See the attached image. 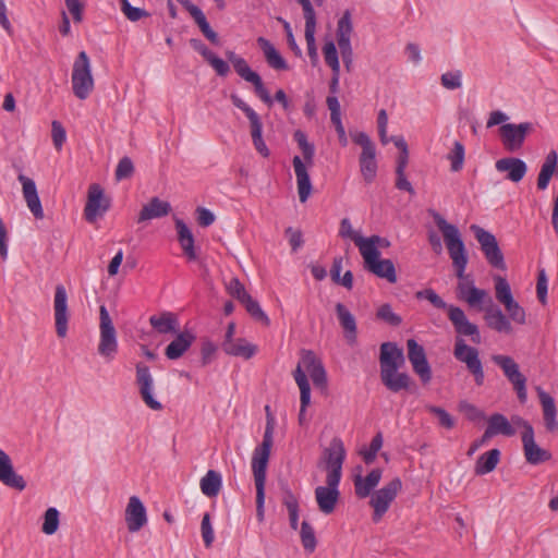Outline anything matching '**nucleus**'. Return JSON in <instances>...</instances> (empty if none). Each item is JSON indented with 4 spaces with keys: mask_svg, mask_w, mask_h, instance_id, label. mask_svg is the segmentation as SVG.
Returning <instances> with one entry per match:
<instances>
[{
    "mask_svg": "<svg viewBox=\"0 0 558 558\" xmlns=\"http://www.w3.org/2000/svg\"><path fill=\"white\" fill-rule=\"evenodd\" d=\"M0 483L3 485L23 490L26 487V482L22 475L16 473L10 456L0 448Z\"/></svg>",
    "mask_w": 558,
    "mask_h": 558,
    "instance_id": "nucleus-25",
    "label": "nucleus"
},
{
    "mask_svg": "<svg viewBox=\"0 0 558 558\" xmlns=\"http://www.w3.org/2000/svg\"><path fill=\"white\" fill-rule=\"evenodd\" d=\"M52 142L54 147L60 150L66 140V133L62 124L58 121H53L52 124Z\"/></svg>",
    "mask_w": 558,
    "mask_h": 558,
    "instance_id": "nucleus-61",
    "label": "nucleus"
},
{
    "mask_svg": "<svg viewBox=\"0 0 558 558\" xmlns=\"http://www.w3.org/2000/svg\"><path fill=\"white\" fill-rule=\"evenodd\" d=\"M350 135L352 141L362 148L359 156L360 172L363 180L369 184L375 181L378 171L376 146L365 132L354 131Z\"/></svg>",
    "mask_w": 558,
    "mask_h": 558,
    "instance_id": "nucleus-5",
    "label": "nucleus"
},
{
    "mask_svg": "<svg viewBox=\"0 0 558 558\" xmlns=\"http://www.w3.org/2000/svg\"><path fill=\"white\" fill-rule=\"evenodd\" d=\"M221 348L228 355L248 360L257 352V345L244 338H234L231 341H222Z\"/></svg>",
    "mask_w": 558,
    "mask_h": 558,
    "instance_id": "nucleus-32",
    "label": "nucleus"
},
{
    "mask_svg": "<svg viewBox=\"0 0 558 558\" xmlns=\"http://www.w3.org/2000/svg\"><path fill=\"white\" fill-rule=\"evenodd\" d=\"M149 323L156 331L163 335L177 332L179 326L177 317L169 312L150 316Z\"/></svg>",
    "mask_w": 558,
    "mask_h": 558,
    "instance_id": "nucleus-41",
    "label": "nucleus"
},
{
    "mask_svg": "<svg viewBox=\"0 0 558 558\" xmlns=\"http://www.w3.org/2000/svg\"><path fill=\"white\" fill-rule=\"evenodd\" d=\"M283 505L286 506L289 513V522L292 530H298L299 526V501L296 497L288 492L283 499Z\"/></svg>",
    "mask_w": 558,
    "mask_h": 558,
    "instance_id": "nucleus-49",
    "label": "nucleus"
},
{
    "mask_svg": "<svg viewBox=\"0 0 558 558\" xmlns=\"http://www.w3.org/2000/svg\"><path fill=\"white\" fill-rule=\"evenodd\" d=\"M512 422L513 424L524 428L522 434V444L526 461L533 465L548 461L551 458V454L535 442L532 425L518 415L512 416Z\"/></svg>",
    "mask_w": 558,
    "mask_h": 558,
    "instance_id": "nucleus-11",
    "label": "nucleus"
},
{
    "mask_svg": "<svg viewBox=\"0 0 558 558\" xmlns=\"http://www.w3.org/2000/svg\"><path fill=\"white\" fill-rule=\"evenodd\" d=\"M315 33L316 32H304V37L306 40L307 46V53L311 59V62L313 65H316L318 62V53H317V47H316V40H315Z\"/></svg>",
    "mask_w": 558,
    "mask_h": 558,
    "instance_id": "nucleus-63",
    "label": "nucleus"
},
{
    "mask_svg": "<svg viewBox=\"0 0 558 558\" xmlns=\"http://www.w3.org/2000/svg\"><path fill=\"white\" fill-rule=\"evenodd\" d=\"M415 296L417 299H425L430 302L435 307L447 310L450 305H448L433 289H425L422 291H417Z\"/></svg>",
    "mask_w": 558,
    "mask_h": 558,
    "instance_id": "nucleus-59",
    "label": "nucleus"
},
{
    "mask_svg": "<svg viewBox=\"0 0 558 558\" xmlns=\"http://www.w3.org/2000/svg\"><path fill=\"white\" fill-rule=\"evenodd\" d=\"M226 56H227L228 60L231 62V64L233 65L234 71L239 74V76H241L244 81L253 84L256 95L265 104L270 106L272 104V99H271L268 90L265 88L260 76L250 68L246 60L244 58L238 56L233 51H227Z\"/></svg>",
    "mask_w": 558,
    "mask_h": 558,
    "instance_id": "nucleus-12",
    "label": "nucleus"
},
{
    "mask_svg": "<svg viewBox=\"0 0 558 558\" xmlns=\"http://www.w3.org/2000/svg\"><path fill=\"white\" fill-rule=\"evenodd\" d=\"M464 155V146L460 142H454L451 151L447 156L451 171L458 172L463 168Z\"/></svg>",
    "mask_w": 558,
    "mask_h": 558,
    "instance_id": "nucleus-50",
    "label": "nucleus"
},
{
    "mask_svg": "<svg viewBox=\"0 0 558 558\" xmlns=\"http://www.w3.org/2000/svg\"><path fill=\"white\" fill-rule=\"evenodd\" d=\"M425 409L438 418L440 426L447 429H451L454 426V418L445 409L430 404L425 405Z\"/></svg>",
    "mask_w": 558,
    "mask_h": 558,
    "instance_id": "nucleus-53",
    "label": "nucleus"
},
{
    "mask_svg": "<svg viewBox=\"0 0 558 558\" xmlns=\"http://www.w3.org/2000/svg\"><path fill=\"white\" fill-rule=\"evenodd\" d=\"M495 282V295L499 303H501L508 315L510 322H514L520 325L526 323V314L524 308L514 300L511 287L506 278L501 276H494Z\"/></svg>",
    "mask_w": 558,
    "mask_h": 558,
    "instance_id": "nucleus-9",
    "label": "nucleus"
},
{
    "mask_svg": "<svg viewBox=\"0 0 558 558\" xmlns=\"http://www.w3.org/2000/svg\"><path fill=\"white\" fill-rule=\"evenodd\" d=\"M558 162V154L556 150H550L542 165L541 171L537 178V187L542 191L548 187L550 179L555 172Z\"/></svg>",
    "mask_w": 558,
    "mask_h": 558,
    "instance_id": "nucleus-40",
    "label": "nucleus"
},
{
    "mask_svg": "<svg viewBox=\"0 0 558 558\" xmlns=\"http://www.w3.org/2000/svg\"><path fill=\"white\" fill-rule=\"evenodd\" d=\"M178 240L189 260H196L197 253L194 246V236L189 227L180 219L175 221Z\"/></svg>",
    "mask_w": 558,
    "mask_h": 558,
    "instance_id": "nucleus-37",
    "label": "nucleus"
},
{
    "mask_svg": "<svg viewBox=\"0 0 558 558\" xmlns=\"http://www.w3.org/2000/svg\"><path fill=\"white\" fill-rule=\"evenodd\" d=\"M448 318L457 332V337H470L473 343H481L482 338L478 327L469 320L463 310L458 306L450 305L448 307Z\"/></svg>",
    "mask_w": 558,
    "mask_h": 558,
    "instance_id": "nucleus-18",
    "label": "nucleus"
},
{
    "mask_svg": "<svg viewBox=\"0 0 558 558\" xmlns=\"http://www.w3.org/2000/svg\"><path fill=\"white\" fill-rule=\"evenodd\" d=\"M345 459V449L341 439L335 438L325 451L327 476L341 480L342 464Z\"/></svg>",
    "mask_w": 558,
    "mask_h": 558,
    "instance_id": "nucleus-21",
    "label": "nucleus"
},
{
    "mask_svg": "<svg viewBox=\"0 0 558 558\" xmlns=\"http://www.w3.org/2000/svg\"><path fill=\"white\" fill-rule=\"evenodd\" d=\"M301 542L304 549L308 553H313L316 548V536L314 529L307 521H303L300 531Z\"/></svg>",
    "mask_w": 558,
    "mask_h": 558,
    "instance_id": "nucleus-51",
    "label": "nucleus"
},
{
    "mask_svg": "<svg viewBox=\"0 0 558 558\" xmlns=\"http://www.w3.org/2000/svg\"><path fill=\"white\" fill-rule=\"evenodd\" d=\"M201 532L205 546L208 548L213 545L215 539L214 527L210 520V514L208 512L204 513L202 523H201Z\"/></svg>",
    "mask_w": 558,
    "mask_h": 558,
    "instance_id": "nucleus-56",
    "label": "nucleus"
},
{
    "mask_svg": "<svg viewBox=\"0 0 558 558\" xmlns=\"http://www.w3.org/2000/svg\"><path fill=\"white\" fill-rule=\"evenodd\" d=\"M19 182L22 184L23 197L26 202L27 208L36 219L44 218V209L40 198L38 196L35 181L24 174L17 177Z\"/></svg>",
    "mask_w": 558,
    "mask_h": 558,
    "instance_id": "nucleus-27",
    "label": "nucleus"
},
{
    "mask_svg": "<svg viewBox=\"0 0 558 558\" xmlns=\"http://www.w3.org/2000/svg\"><path fill=\"white\" fill-rule=\"evenodd\" d=\"M402 483L396 477L387 483L384 487L373 493L369 505L374 509L373 521L379 522L383 515L388 511L391 502L401 490Z\"/></svg>",
    "mask_w": 558,
    "mask_h": 558,
    "instance_id": "nucleus-15",
    "label": "nucleus"
},
{
    "mask_svg": "<svg viewBox=\"0 0 558 558\" xmlns=\"http://www.w3.org/2000/svg\"><path fill=\"white\" fill-rule=\"evenodd\" d=\"M109 208L108 202L104 198V191L98 184H93L88 191L87 202L84 208V216L88 222H95Z\"/></svg>",
    "mask_w": 558,
    "mask_h": 558,
    "instance_id": "nucleus-24",
    "label": "nucleus"
},
{
    "mask_svg": "<svg viewBox=\"0 0 558 558\" xmlns=\"http://www.w3.org/2000/svg\"><path fill=\"white\" fill-rule=\"evenodd\" d=\"M383 435L381 433H377L371 444H369V447L367 449H364L361 451V454L363 457V460L365 461V463L369 464L372 462H374L378 451L381 449L383 447Z\"/></svg>",
    "mask_w": 558,
    "mask_h": 558,
    "instance_id": "nucleus-54",
    "label": "nucleus"
},
{
    "mask_svg": "<svg viewBox=\"0 0 558 558\" xmlns=\"http://www.w3.org/2000/svg\"><path fill=\"white\" fill-rule=\"evenodd\" d=\"M134 172V166L129 157H123L119 160V163L116 169V179L121 181L123 179L130 178Z\"/></svg>",
    "mask_w": 558,
    "mask_h": 558,
    "instance_id": "nucleus-60",
    "label": "nucleus"
},
{
    "mask_svg": "<svg viewBox=\"0 0 558 558\" xmlns=\"http://www.w3.org/2000/svg\"><path fill=\"white\" fill-rule=\"evenodd\" d=\"M323 56L331 72H340L338 50L333 40L328 39L323 46Z\"/></svg>",
    "mask_w": 558,
    "mask_h": 558,
    "instance_id": "nucleus-47",
    "label": "nucleus"
},
{
    "mask_svg": "<svg viewBox=\"0 0 558 558\" xmlns=\"http://www.w3.org/2000/svg\"><path fill=\"white\" fill-rule=\"evenodd\" d=\"M488 264L497 269L505 270L506 263L504 254L499 248L496 236L477 225L470 227Z\"/></svg>",
    "mask_w": 558,
    "mask_h": 558,
    "instance_id": "nucleus-10",
    "label": "nucleus"
},
{
    "mask_svg": "<svg viewBox=\"0 0 558 558\" xmlns=\"http://www.w3.org/2000/svg\"><path fill=\"white\" fill-rule=\"evenodd\" d=\"M492 359L494 363L502 369L504 375L512 384L519 400L522 403L525 402L527 399L526 378L520 372L519 365L515 361L511 356L502 354L494 355Z\"/></svg>",
    "mask_w": 558,
    "mask_h": 558,
    "instance_id": "nucleus-14",
    "label": "nucleus"
},
{
    "mask_svg": "<svg viewBox=\"0 0 558 558\" xmlns=\"http://www.w3.org/2000/svg\"><path fill=\"white\" fill-rule=\"evenodd\" d=\"M136 385L143 402L154 411H160L162 404L154 396V377L147 365L136 364Z\"/></svg>",
    "mask_w": 558,
    "mask_h": 558,
    "instance_id": "nucleus-17",
    "label": "nucleus"
},
{
    "mask_svg": "<svg viewBox=\"0 0 558 558\" xmlns=\"http://www.w3.org/2000/svg\"><path fill=\"white\" fill-rule=\"evenodd\" d=\"M71 82L74 95L81 100L88 98L94 89L90 60L85 51H81L73 63Z\"/></svg>",
    "mask_w": 558,
    "mask_h": 558,
    "instance_id": "nucleus-6",
    "label": "nucleus"
},
{
    "mask_svg": "<svg viewBox=\"0 0 558 558\" xmlns=\"http://www.w3.org/2000/svg\"><path fill=\"white\" fill-rule=\"evenodd\" d=\"M302 9L305 20L304 32H316V14L312 3L306 4Z\"/></svg>",
    "mask_w": 558,
    "mask_h": 558,
    "instance_id": "nucleus-64",
    "label": "nucleus"
},
{
    "mask_svg": "<svg viewBox=\"0 0 558 558\" xmlns=\"http://www.w3.org/2000/svg\"><path fill=\"white\" fill-rule=\"evenodd\" d=\"M341 480L326 477V486H317L315 488V500L318 509L324 514H330L335 511L338 504L340 492L339 484Z\"/></svg>",
    "mask_w": 558,
    "mask_h": 558,
    "instance_id": "nucleus-19",
    "label": "nucleus"
},
{
    "mask_svg": "<svg viewBox=\"0 0 558 558\" xmlns=\"http://www.w3.org/2000/svg\"><path fill=\"white\" fill-rule=\"evenodd\" d=\"M377 317L391 326H399L402 323V318L392 311L389 304H384L378 308Z\"/></svg>",
    "mask_w": 558,
    "mask_h": 558,
    "instance_id": "nucleus-58",
    "label": "nucleus"
},
{
    "mask_svg": "<svg viewBox=\"0 0 558 558\" xmlns=\"http://www.w3.org/2000/svg\"><path fill=\"white\" fill-rule=\"evenodd\" d=\"M380 379L384 386L392 391L407 390L411 385V377L399 368L404 364L403 351L393 342H384L379 354Z\"/></svg>",
    "mask_w": 558,
    "mask_h": 558,
    "instance_id": "nucleus-2",
    "label": "nucleus"
},
{
    "mask_svg": "<svg viewBox=\"0 0 558 558\" xmlns=\"http://www.w3.org/2000/svg\"><path fill=\"white\" fill-rule=\"evenodd\" d=\"M53 312L56 322V331L60 338H64L68 332V294L62 284H58L54 291Z\"/></svg>",
    "mask_w": 558,
    "mask_h": 558,
    "instance_id": "nucleus-23",
    "label": "nucleus"
},
{
    "mask_svg": "<svg viewBox=\"0 0 558 558\" xmlns=\"http://www.w3.org/2000/svg\"><path fill=\"white\" fill-rule=\"evenodd\" d=\"M353 32L352 17L350 11H345L337 23V43L339 48L351 47V35Z\"/></svg>",
    "mask_w": 558,
    "mask_h": 558,
    "instance_id": "nucleus-42",
    "label": "nucleus"
},
{
    "mask_svg": "<svg viewBox=\"0 0 558 558\" xmlns=\"http://www.w3.org/2000/svg\"><path fill=\"white\" fill-rule=\"evenodd\" d=\"M222 478L220 473L209 470L201 480L199 486L202 493L207 497H216L221 488Z\"/></svg>",
    "mask_w": 558,
    "mask_h": 558,
    "instance_id": "nucleus-44",
    "label": "nucleus"
},
{
    "mask_svg": "<svg viewBox=\"0 0 558 558\" xmlns=\"http://www.w3.org/2000/svg\"><path fill=\"white\" fill-rule=\"evenodd\" d=\"M408 359L413 367L414 373L420 377L422 383L427 384L432 379V369L426 359L424 348L414 339L407 341Z\"/></svg>",
    "mask_w": 558,
    "mask_h": 558,
    "instance_id": "nucleus-20",
    "label": "nucleus"
},
{
    "mask_svg": "<svg viewBox=\"0 0 558 558\" xmlns=\"http://www.w3.org/2000/svg\"><path fill=\"white\" fill-rule=\"evenodd\" d=\"M257 44L264 52L268 65L275 70H287L288 63L275 48V46L266 38L259 37Z\"/></svg>",
    "mask_w": 558,
    "mask_h": 558,
    "instance_id": "nucleus-38",
    "label": "nucleus"
},
{
    "mask_svg": "<svg viewBox=\"0 0 558 558\" xmlns=\"http://www.w3.org/2000/svg\"><path fill=\"white\" fill-rule=\"evenodd\" d=\"M383 476L380 469L372 470L365 477L356 475L354 477V489L359 498H366L373 489L379 484Z\"/></svg>",
    "mask_w": 558,
    "mask_h": 558,
    "instance_id": "nucleus-34",
    "label": "nucleus"
},
{
    "mask_svg": "<svg viewBox=\"0 0 558 558\" xmlns=\"http://www.w3.org/2000/svg\"><path fill=\"white\" fill-rule=\"evenodd\" d=\"M433 218L436 226L442 233L449 256L456 269V275L459 279L457 287L459 299L466 302L471 307H478L484 304H487L488 306L493 303L488 292L476 288L473 279L465 276L468 256L459 229L454 225L447 222V220L438 213L434 211Z\"/></svg>",
    "mask_w": 558,
    "mask_h": 558,
    "instance_id": "nucleus-1",
    "label": "nucleus"
},
{
    "mask_svg": "<svg viewBox=\"0 0 558 558\" xmlns=\"http://www.w3.org/2000/svg\"><path fill=\"white\" fill-rule=\"evenodd\" d=\"M195 336L189 331L180 332L166 348L165 354L169 360L180 359L192 345Z\"/></svg>",
    "mask_w": 558,
    "mask_h": 558,
    "instance_id": "nucleus-36",
    "label": "nucleus"
},
{
    "mask_svg": "<svg viewBox=\"0 0 558 558\" xmlns=\"http://www.w3.org/2000/svg\"><path fill=\"white\" fill-rule=\"evenodd\" d=\"M361 256L365 269L390 283L397 281L396 268L390 259H380V255H375L374 251H368L366 254H361Z\"/></svg>",
    "mask_w": 558,
    "mask_h": 558,
    "instance_id": "nucleus-22",
    "label": "nucleus"
},
{
    "mask_svg": "<svg viewBox=\"0 0 558 558\" xmlns=\"http://www.w3.org/2000/svg\"><path fill=\"white\" fill-rule=\"evenodd\" d=\"M453 356L457 361L465 364L468 371L474 376L475 383L481 386L484 383L485 374L480 359L478 350L466 344L461 337H456Z\"/></svg>",
    "mask_w": 558,
    "mask_h": 558,
    "instance_id": "nucleus-8",
    "label": "nucleus"
},
{
    "mask_svg": "<svg viewBox=\"0 0 558 558\" xmlns=\"http://www.w3.org/2000/svg\"><path fill=\"white\" fill-rule=\"evenodd\" d=\"M60 512L57 508L50 507L45 511L41 531L46 535L54 534L59 529Z\"/></svg>",
    "mask_w": 558,
    "mask_h": 558,
    "instance_id": "nucleus-46",
    "label": "nucleus"
},
{
    "mask_svg": "<svg viewBox=\"0 0 558 558\" xmlns=\"http://www.w3.org/2000/svg\"><path fill=\"white\" fill-rule=\"evenodd\" d=\"M500 459V451L498 449H492L481 454L475 463L474 471L477 475H485L493 472Z\"/></svg>",
    "mask_w": 558,
    "mask_h": 558,
    "instance_id": "nucleus-43",
    "label": "nucleus"
},
{
    "mask_svg": "<svg viewBox=\"0 0 558 558\" xmlns=\"http://www.w3.org/2000/svg\"><path fill=\"white\" fill-rule=\"evenodd\" d=\"M336 312L347 340L350 343H354L356 340V322L354 316L342 303L336 305Z\"/></svg>",
    "mask_w": 558,
    "mask_h": 558,
    "instance_id": "nucleus-39",
    "label": "nucleus"
},
{
    "mask_svg": "<svg viewBox=\"0 0 558 558\" xmlns=\"http://www.w3.org/2000/svg\"><path fill=\"white\" fill-rule=\"evenodd\" d=\"M485 311L484 319L487 326L497 332L511 333L512 325L510 319L502 313V311L494 306L493 303L483 307Z\"/></svg>",
    "mask_w": 558,
    "mask_h": 558,
    "instance_id": "nucleus-31",
    "label": "nucleus"
},
{
    "mask_svg": "<svg viewBox=\"0 0 558 558\" xmlns=\"http://www.w3.org/2000/svg\"><path fill=\"white\" fill-rule=\"evenodd\" d=\"M171 211V205L167 201L159 197H153L146 205L143 206L140 215L138 222L158 219L166 217Z\"/></svg>",
    "mask_w": 558,
    "mask_h": 558,
    "instance_id": "nucleus-33",
    "label": "nucleus"
},
{
    "mask_svg": "<svg viewBox=\"0 0 558 558\" xmlns=\"http://www.w3.org/2000/svg\"><path fill=\"white\" fill-rule=\"evenodd\" d=\"M306 374L310 375L317 388H326L327 373L322 361L313 351L302 350L301 359L293 372V377L300 389V401L303 404V409L307 408L311 403V387Z\"/></svg>",
    "mask_w": 558,
    "mask_h": 558,
    "instance_id": "nucleus-3",
    "label": "nucleus"
},
{
    "mask_svg": "<svg viewBox=\"0 0 558 558\" xmlns=\"http://www.w3.org/2000/svg\"><path fill=\"white\" fill-rule=\"evenodd\" d=\"M232 104L242 110L251 124V135L255 149L263 156L268 157L270 151L263 140V123L259 116L236 94L230 96Z\"/></svg>",
    "mask_w": 558,
    "mask_h": 558,
    "instance_id": "nucleus-13",
    "label": "nucleus"
},
{
    "mask_svg": "<svg viewBox=\"0 0 558 558\" xmlns=\"http://www.w3.org/2000/svg\"><path fill=\"white\" fill-rule=\"evenodd\" d=\"M270 457V450L256 447L252 456V472L256 489L264 488L266 484V472Z\"/></svg>",
    "mask_w": 558,
    "mask_h": 558,
    "instance_id": "nucleus-28",
    "label": "nucleus"
},
{
    "mask_svg": "<svg viewBox=\"0 0 558 558\" xmlns=\"http://www.w3.org/2000/svg\"><path fill=\"white\" fill-rule=\"evenodd\" d=\"M242 304L245 306L247 313L258 323L268 326L270 324V319L267 314L262 310L259 303L247 296V300H244Z\"/></svg>",
    "mask_w": 558,
    "mask_h": 558,
    "instance_id": "nucleus-48",
    "label": "nucleus"
},
{
    "mask_svg": "<svg viewBox=\"0 0 558 558\" xmlns=\"http://www.w3.org/2000/svg\"><path fill=\"white\" fill-rule=\"evenodd\" d=\"M120 4L122 13L131 22L140 21L141 19L146 17L148 15V13L145 10L131 5L129 0H120Z\"/></svg>",
    "mask_w": 558,
    "mask_h": 558,
    "instance_id": "nucleus-55",
    "label": "nucleus"
},
{
    "mask_svg": "<svg viewBox=\"0 0 558 558\" xmlns=\"http://www.w3.org/2000/svg\"><path fill=\"white\" fill-rule=\"evenodd\" d=\"M440 83L448 90L459 89L462 86V72L452 70L441 74Z\"/></svg>",
    "mask_w": 558,
    "mask_h": 558,
    "instance_id": "nucleus-52",
    "label": "nucleus"
},
{
    "mask_svg": "<svg viewBox=\"0 0 558 558\" xmlns=\"http://www.w3.org/2000/svg\"><path fill=\"white\" fill-rule=\"evenodd\" d=\"M531 131H533V124L531 122L519 124L506 123L500 126L499 135L507 150L517 151L523 146L525 137Z\"/></svg>",
    "mask_w": 558,
    "mask_h": 558,
    "instance_id": "nucleus-16",
    "label": "nucleus"
},
{
    "mask_svg": "<svg viewBox=\"0 0 558 558\" xmlns=\"http://www.w3.org/2000/svg\"><path fill=\"white\" fill-rule=\"evenodd\" d=\"M339 235L343 239H351L359 247V239H364L360 232L353 230L352 223L349 218H343L340 222Z\"/></svg>",
    "mask_w": 558,
    "mask_h": 558,
    "instance_id": "nucleus-57",
    "label": "nucleus"
},
{
    "mask_svg": "<svg viewBox=\"0 0 558 558\" xmlns=\"http://www.w3.org/2000/svg\"><path fill=\"white\" fill-rule=\"evenodd\" d=\"M98 353L106 361L110 362L118 353V338L112 319L105 305L99 308V343Z\"/></svg>",
    "mask_w": 558,
    "mask_h": 558,
    "instance_id": "nucleus-7",
    "label": "nucleus"
},
{
    "mask_svg": "<svg viewBox=\"0 0 558 558\" xmlns=\"http://www.w3.org/2000/svg\"><path fill=\"white\" fill-rule=\"evenodd\" d=\"M228 291L233 298L238 299L241 303L244 300H247V296L250 295L245 291L244 286L235 278L230 280L228 284Z\"/></svg>",
    "mask_w": 558,
    "mask_h": 558,
    "instance_id": "nucleus-62",
    "label": "nucleus"
},
{
    "mask_svg": "<svg viewBox=\"0 0 558 558\" xmlns=\"http://www.w3.org/2000/svg\"><path fill=\"white\" fill-rule=\"evenodd\" d=\"M359 240V251L361 254H366L368 251H374L375 255H380L379 248H387L390 246V242L379 235H372L369 238Z\"/></svg>",
    "mask_w": 558,
    "mask_h": 558,
    "instance_id": "nucleus-45",
    "label": "nucleus"
},
{
    "mask_svg": "<svg viewBox=\"0 0 558 558\" xmlns=\"http://www.w3.org/2000/svg\"><path fill=\"white\" fill-rule=\"evenodd\" d=\"M515 424L512 420L509 421L504 414L494 413L487 420V427L485 429V438H492L497 435L511 437L515 435Z\"/></svg>",
    "mask_w": 558,
    "mask_h": 558,
    "instance_id": "nucleus-30",
    "label": "nucleus"
},
{
    "mask_svg": "<svg viewBox=\"0 0 558 558\" xmlns=\"http://www.w3.org/2000/svg\"><path fill=\"white\" fill-rule=\"evenodd\" d=\"M293 138L303 155V158L294 156L292 165L296 177L299 199L301 203H305L310 198L313 190L308 168L314 165L315 146L308 142L306 134L301 130L294 132Z\"/></svg>",
    "mask_w": 558,
    "mask_h": 558,
    "instance_id": "nucleus-4",
    "label": "nucleus"
},
{
    "mask_svg": "<svg viewBox=\"0 0 558 558\" xmlns=\"http://www.w3.org/2000/svg\"><path fill=\"white\" fill-rule=\"evenodd\" d=\"M125 522L131 533L140 531L147 523L146 508L137 496H132L125 508Z\"/></svg>",
    "mask_w": 558,
    "mask_h": 558,
    "instance_id": "nucleus-26",
    "label": "nucleus"
},
{
    "mask_svg": "<svg viewBox=\"0 0 558 558\" xmlns=\"http://www.w3.org/2000/svg\"><path fill=\"white\" fill-rule=\"evenodd\" d=\"M536 391L542 404L545 426L549 432H554L558 428V423L556 420L557 410L554 398L541 387H537Z\"/></svg>",
    "mask_w": 558,
    "mask_h": 558,
    "instance_id": "nucleus-35",
    "label": "nucleus"
},
{
    "mask_svg": "<svg viewBox=\"0 0 558 558\" xmlns=\"http://www.w3.org/2000/svg\"><path fill=\"white\" fill-rule=\"evenodd\" d=\"M495 167L499 172H507L506 178L514 183L520 182L527 171L525 161L514 157L501 158L496 161Z\"/></svg>",
    "mask_w": 558,
    "mask_h": 558,
    "instance_id": "nucleus-29",
    "label": "nucleus"
}]
</instances>
